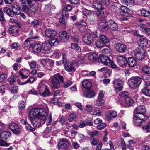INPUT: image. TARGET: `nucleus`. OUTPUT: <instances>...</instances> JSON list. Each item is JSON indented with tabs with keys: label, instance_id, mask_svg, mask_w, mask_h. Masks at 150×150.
<instances>
[{
	"label": "nucleus",
	"instance_id": "nucleus-30",
	"mask_svg": "<svg viewBox=\"0 0 150 150\" xmlns=\"http://www.w3.org/2000/svg\"><path fill=\"white\" fill-rule=\"evenodd\" d=\"M33 50L37 53H39L41 51V50L42 48V46L41 44L39 43L34 44V45L33 47Z\"/></svg>",
	"mask_w": 150,
	"mask_h": 150
},
{
	"label": "nucleus",
	"instance_id": "nucleus-26",
	"mask_svg": "<svg viewBox=\"0 0 150 150\" xmlns=\"http://www.w3.org/2000/svg\"><path fill=\"white\" fill-rule=\"evenodd\" d=\"M98 59V55L96 53L90 54L88 56V59L93 62H97Z\"/></svg>",
	"mask_w": 150,
	"mask_h": 150
},
{
	"label": "nucleus",
	"instance_id": "nucleus-50",
	"mask_svg": "<svg viewBox=\"0 0 150 150\" xmlns=\"http://www.w3.org/2000/svg\"><path fill=\"white\" fill-rule=\"evenodd\" d=\"M18 77L17 76H14L12 78H11L8 79V81L11 84H12L14 82L18 81Z\"/></svg>",
	"mask_w": 150,
	"mask_h": 150
},
{
	"label": "nucleus",
	"instance_id": "nucleus-64",
	"mask_svg": "<svg viewBox=\"0 0 150 150\" xmlns=\"http://www.w3.org/2000/svg\"><path fill=\"white\" fill-rule=\"evenodd\" d=\"M18 125L15 123H12L9 126V128L11 130L17 127Z\"/></svg>",
	"mask_w": 150,
	"mask_h": 150
},
{
	"label": "nucleus",
	"instance_id": "nucleus-46",
	"mask_svg": "<svg viewBox=\"0 0 150 150\" xmlns=\"http://www.w3.org/2000/svg\"><path fill=\"white\" fill-rule=\"evenodd\" d=\"M12 131L15 134L17 135H18L21 133V129L19 126H18L17 127L15 128Z\"/></svg>",
	"mask_w": 150,
	"mask_h": 150
},
{
	"label": "nucleus",
	"instance_id": "nucleus-9",
	"mask_svg": "<svg viewBox=\"0 0 150 150\" xmlns=\"http://www.w3.org/2000/svg\"><path fill=\"white\" fill-rule=\"evenodd\" d=\"M119 95L122 98H124L127 104L129 106L132 105L134 103L133 100L128 95V92L127 91L121 92Z\"/></svg>",
	"mask_w": 150,
	"mask_h": 150
},
{
	"label": "nucleus",
	"instance_id": "nucleus-3",
	"mask_svg": "<svg viewBox=\"0 0 150 150\" xmlns=\"http://www.w3.org/2000/svg\"><path fill=\"white\" fill-rule=\"evenodd\" d=\"M44 113H47L46 111L42 108H33L29 111V119L30 120H32L36 117H39Z\"/></svg>",
	"mask_w": 150,
	"mask_h": 150
},
{
	"label": "nucleus",
	"instance_id": "nucleus-36",
	"mask_svg": "<svg viewBox=\"0 0 150 150\" xmlns=\"http://www.w3.org/2000/svg\"><path fill=\"white\" fill-rule=\"evenodd\" d=\"M121 2L123 4L129 6H132L134 4V0H121Z\"/></svg>",
	"mask_w": 150,
	"mask_h": 150
},
{
	"label": "nucleus",
	"instance_id": "nucleus-48",
	"mask_svg": "<svg viewBox=\"0 0 150 150\" xmlns=\"http://www.w3.org/2000/svg\"><path fill=\"white\" fill-rule=\"evenodd\" d=\"M106 124L103 122H101L100 125L97 126V128L99 130H101L104 129L106 126Z\"/></svg>",
	"mask_w": 150,
	"mask_h": 150
},
{
	"label": "nucleus",
	"instance_id": "nucleus-31",
	"mask_svg": "<svg viewBox=\"0 0 150 150\" xmlns=\"http://www.w3.org/2000/svg\"><path fill=\"white\" fill-rule=\"evenodd\" d=\"M4 13L7 14L10 17H14V14L12 9L8 7H5L4 9Z\"/></svg>",
	"mask_w": 150,
	"mask_h": 150
},
{
	"label": "nucleus",
	"instance_id": "nucleus-60",
	"mask_svg": "<svg viewBox=\"0 0 150 150\" xmlns=\"http://www.w3.org/2000/svg\"><path fill=\"white\" fill-rule=\"evenodd\" d=\"M31 24L33 27H36L39 25V21L38 20H35L32 22Z\"/></svg>",
	"mask_w": 150,
	"mask_h": 150
},
{
	"label": "nucleus",
	"instance_id": "nucleus-59",
	"mask_svg": "<svg viewBox=\"0 0 150 150\" xmlns=\"http://www.w3.org/2000/svg\"><path fill=\"white\" fill-rule=\"evenodd\" d=\"M25 107V104L23 101H21L20 104L18 105V108L21 110H23Z\"/></svg>",
	"mask_w": 150,
	"mask_h": 150
},
{
	"label": "nucleus",
	"instance_id": "nucleus-23",
	"mask_svg": "<svg viewBox=\"0 0 150 150\" xmlns=\"http://www.w3.org/2000/svg\"><path fill=\"white\" fill-rule=\"evenodd\" d=\"M136 61L134 58L132 57L128 58L127 64L130 67H134L136 65Z\"/></svg>",
	"mask_w": 150,
	"mask_h": 150
},
{
	"label": "nucleus",
	"instance_id": "nucleus-47",
	"mask_svg": "<svg viewBox=\"0 0 150 150\" xmlns=\"http://www.w3.org/2000/svg\"><path fill=\"white\" fill-rule=\"evenodd\" d=\"M142 92L145 95L150 96V90L148 88H144L142 89Z\"/></svg>",
	"mask_w": 150,
	"mask_h": 150
},
{
	"label": "nucleus",
	"instance_id": "nucleus-18",
	"mask_svg": "<svg viewBox=\"0 0 150 150\" xmlns=\"http://www.w3.org/2000/svg\"><path fill=\"white\" fill-rule=\"evenodd\" d=\"M18 29L16 26H12L9 28V33L11 35L17 36L18 35Z\"/></svg>",
	"mask_w": 150,
	"mask_h": 150
},
{
	"label": "nucleus",
	"instance_id": "nucleus-43",
	"mask_svg": "<svg viewBox=\"0 0 150 150\" xmlns=\"http://www.w3.org/2000/svg\"><path fill=\"white\" fill-rule=\"evenodd\" d=\"M142 70V71L144 73L147 74L150 73V67L148 66L143 67Z\"/></svg>",
	"mask_w": 150,
	"mask_h": 150
},
{
	"label": "nucleus",
	"instance_id": "nucleus-45",
	"mask_svg": "<svg viewBox=\"0 0 150 150\" xmlns=\"http://www.w3.org/2000/svg\"><path fill=\"white\" fill-rule=\"evenodd\" d=\"M96 46L98 48H101L104 46V44L100 40H97L95 42Z\"/></svg>",
	"mask_w": 150,
	"mask_h": 150
},
{
	"label": "nucleus",
	"instance_id": "nucleus-63",
	"mask_svg": "<svg viewBox=\"0 0 150 150\" xmlns=\"http://www.w3.org/2000/svg\"><path fill=\"white\" fill-rule=\"evenodd\" d=\"M78 61L77 62V63L78 64L83 63L84 59L83 57L81 55H79L78 56Z\"/></svg>",
	"mask_w": 150,
	"mask_h": 150
},
{
	"label": "nucleus",
	"instance_id": "nucleus-11",
	"mask_svg": "<svg viewBox=\"0 0 150 150\" xmlns=\"http://www.w3.org/2000/svg\"><path fill=\"white\" fill-rule=\"evenodd\" d=\"M114 87L116 92H118L122 90L123 82L119 79H115L113 82Z\"/></svg>",
	"mask_w": 150,
	"mask_h": 150
},
{
	"label": "nucleus",
	"instance_id": "nucleus-35",
	"mask_svg": "<svg viewBox=\"0 0 150 150\" xmlns=\"http://www.w3.org/2000/svg\"><path fill=\"white\" fill-rule=\"evenodd\" d=\"M58 42V40L57 38L51 39L48 41L50 47H52L57 45Z\"/></svg>",
	"mask_w": 150,
	"mask_h": 150
},
{
	"label": "nucleus",
	"instance_id": "nucleus-28",
	"mask_svg": "<svg viewBox=\"0 0 150 150\" xmlns=\"http://www.w3.org/2000/svg\"><path fill=\"white\" fill-rule=\"evenodd\" d=\"M134 115L135 116V117H138L142 120L143 122H145L148 118L144 113L135 114Z\"/></svg>",
	"mask_w": 150,
	"mask_h": 150
},
{
	"label": "nucleus",
	"instance_id": "nucleus-40",
	"mask_svg": "<svg viewBox=\"0 0 150 150\" xmlns=\"http://www.w3.org/2000/svg\"><path fill=\"white\" fill-rule=\"evenodd\" d=\"M141 13L142 16L145 17H148L150 15V11L149 12L145 9H143Z\"/></svg>",
	"mask_w": 150,
	"mask_h": 150
},
{
	"label": "nucleus",
	"instance_id": "nucleus-16",
	"mask_svg": "<svg viewBox=\"0 0 150 150\" xmlns=\"http://www.w3.org/2000/svg\"><path fill=\"white\" fill-rule=\"evenodd\" d=\"M21 6L20 4L17 3H15L12 6V11L14 14V16L15 15H18L21 13Z\"/></svg>",
	"mask_w": 150,
	"mask_h": 150
},
{
	"label": "nucleus",
	"instance_id": "nucleus-4",
	"mask_svg": "<svg viewBox=\"0 0 150 150\" xmlns=\"http://www.w3.org/2000/svg\"><path fill=\"white\" fill-rule=\"evenodd\" d=\"M97 37L98 35L96 32L86 34L83 36V40L86 44L89 45L91 44Z\"/></svg>",
	"mask_w": 150,
	"mask_h": 150
},
{
	"label": "nucleus",
	"instance_id": "nucleus-15",
	"mask_svg": "<svg viewBox=\"0 0 150 150\" xmlns=\"http://www.w3.org/2000/svg\"><path fill=\"white\" fill-rule=\"evenodd\" d=\"M59 38L62 42H66L69 38V35L65 31H61L59 33Z\"/></svg>",
	"mask_w": 150,
	"mask_h": 150
},
{
	"label": "nucleus",
	"instance_id": "nucleus-39",
	"mask_svg": "<svg viewBox=\"0 0 150 150\" xmlns=\"http://www.w3.org/2000/svg\"><path fill=\"white\" fill-rule=\"evenodd\" d=\"M50 92L49 90L47 88H45L44 92L42 93L41 95L43 97L48 96L50 95Z\"/></svg>",
	"mask_w": 150,
	"mask_h": 150
},
{
	"label": "nucleus",
	"instance_id": "nucleus-55",
	"mask_svg": "<svg viewBox=\"0 0 150 150\" xmlns=\"http://www.w3.org/2000/svg\"><path fill=\"white\" fill-rule=\"evenodd\" d=\"M30 66L31 69L35 68L36 66V62L35 61H33L31 62H29Z\"/></svg>",
	"mask_w": 150,
	"mask_h": 150
},
{
	"label": "nucleus",
	"instance_id": "nucleus-10",
	"mask_svg": "<svg viewBox=\"0 0 150 150\" xmlns=\"http://www.w3.org/2000/svg\"><path fill=\"white\" fill-rule=\"evenodd\" d=\"M69 142L66 138L61 139L58 143V146L60 148L64 149V150H70L68 148Z\"/></svg>",
	"mask_w": 150,
	"mask_h": 150
},
{
	"label": "nucleus",
	"instance_id": "nucleus-49",
	"mask_svg": "<svg viewBox=\"0 0 150 150\" xmlns=\"http://www.w3.org/2000/svg\"><path fill=\"white\" fill-rule=\"evenodd\" d=\"M142 129L145 131L146 132H150V122L146 125L143 127Z\"/></svg>",
	"mask_w": 150,
	"mask_h": 150
},
{
	"label": "nucleus",
	"instance_id": "nucleus-8",
	"mask_svg": "<svg viewBox=\"0 0 150 150\" xmlns=\"http://www.w3.org/2000/svg\"><path fill=\"white\" fill-rule=\"evenodd\" d=\"M146 52L143 49H141L137 47L134 51L135 58L139 60H142L145 55Z\"/></svg>",
	"mask_w": 150,
	"mask_h": 150
},
{
	"label": "nucleus",
	"instance_id": "nucleus-7",
	"mask_svg": "<svg viewBox=\"0 0 150 150\" xmlns=\"http://www.w3.org/2000/svg\"><path fill=\"white\" fill-rule=\"evenodd\" d=\"M64 56V54H62L63 63L65 70L69 72L75 71L76 69L74 67V64L67 62V59L65 58Z\"/></svg>",
	"mask_w": 150,
	"mask_h": 150
},
{
	"label": "nucleus",
	"instance_id": "nucleus-20",
	"mask_svg": "<svg viewBox=\"0 0 150 150\" xmlns=\"http://www.w3.org/2000/svg\"><path fill=\"white\" fill-rule=\"evenodd\" d=\"M98 28L100 30L103 32H105L108 29V24L104 22H99L98 24Z\"/></svg>",
	"mask_w": 150,
	"mask_h": 150
},
{
	"label": "nucleus",
	"instance_id": "nucleus-51",
	"mask_svg": "<svg viewBox=\"0 0 150 150\" xmlns=\"http://www.w3.org/2000/svg\"><path fill=\"white\" fill-rule=\"evenodd\" d=\"M120 9L124 13H128L129 12V9L125 6H121Z\"/></svg>",
	"mask_w": 150,
	"mask_h": 150
},
{
	"label": "nucleus",
	"instance_id": "nucleus-21",
	"mask_svg": "<svg viewBox=\"0 0 150 150\" xmlns=\"http://www.w3.org/2000/svg\"><path fill=\"white\" fill-rule=\"evenodd\" d=\"M56 34V31L51 29H48L45 31V35L48 37H53L55 36Z\"/></svg>",
	"mask_w": 150,
	"mask_h": 150
},
{
	"label": "nucleus",
	"instance_id": "nucleus-42",
	"mask_svg": "<svg viewBox=\"0 0 150 150\" xmlns=\"http://www.w3.org/2000/svg\"><path fill=\"white\" fill-rule=\"evenodd\" d=\"M50 45L49 43L47 44L46 43H44L43 44L42 46L43 47V49L45 51V52L47 53L48 52H50V46H49Z\"/></svg>",
	"mask_w": 150,
	"mask_h": 150
},
{
	"label": "nucleus",
	"instance_id": "nucleus-22",
	"mask_svg": "<svg viewBox=\"0 0 150 150\" xmlns=\"http://www.w3.org/2000/svg\"><path fill=\"white\" fill-rule=\"evenodd\" d=\"M138 44L141 47H146L148 44V40L145 38H142L138 41Z\"/></svg>",
	"mask_w": 150,
	"mask_h": 150
},
{
	"label": "nucleus",
	"instance_id": "nucleus-41",
	"mask_svg": "<svg viewBox=\"0 0 150 150\" xmlns=\"http://www.w3.org/2000/svg\"><path fill=\"white\" fill-rule=\"evenodd\" d=\"M86 24L85 22H83V24H81V26H79L78 27V28L79 29V31L81 32H84L86 29V28L85 27Z\"/></svg>",
	"mask_w": 150,
	"mask_h": 150
},
{
	"label": "nucleus",
	"instance_id": "nucleus-29",
	"mask_svg": "<svg viewBox=\"0 0 150 150\" xmlns=\"http://www.w3.org/2000/svg\"><path fill=\"white\" fill-rule=\"evenodd\" d=\"M83 86L86 89H89L92 86L91 82L88 80H85L83 81L82 82Z\"/></svg>",
	"mask_w": 150,
	"mask_h": 150
},
{
	"label": "nucleus",
	"instance_id": "nucleus-17",
	"mask_svg": "<svg viewBox=\"0 0 150 150\" xmlns=\"http://www.w3.org/2000/svg\"><path fill=\"white\" fill-rule=\"evenodd\" d=\"M116 48L119 52L124 53L127 50V47L124 44L119 43L116 44Z\"/></svg>",
	"mask_w": 150,
	"mask_h": 150
},
{
	"label": "nucleus",
	"instance_id": "nucleus-32",
	"mask_svg": "<svg viewBox=\"0 0 150 150\" xmlns=\"http://www.w3.org/2000/svg\"><path fill=\"white\" fill-rule=\"evenodd\" d=\"M96 93L93 91L88 90L86 91L85 93V96L88 98H91L94 97Z\"/></svg>",
	"mask_w": 150,
	"mask_h": 150
},
{
	"label": "nucleus",
	"instance_id": "nucleus-58",
	"mask_svg": "<svg viewBox=\"0 0 150 150\" xmlns=\"http://www.w3.org/2000/svg\"><path fill=\"white\" fill-rule=\"evenodd\" d=\"M35 80V79L33 77H31L30 79H28L26 81L24 82L23 84H26L27 83H32Z\"/></svg>",
	"mask_w": 150,
	"mask_h": 150
},
{
	"label": "nucleus",
	"instance_id": "nucleus-27",
	"mask_svg": "<svg viewBox=\"0 0 150 150\" xmlns=\"http://www.w3.org/2000/svg\"><path fill=\"white\" fill-rule=\"evenodd\" d=\"M69 16V14L67 12L63 14L62 17L59 19V22L62 24L65 25L66 23V20L67 18Z\"/></svg>",
	"mask_w": 150,
	"mask_h": 150
},
{
	"label": "nucleus",
	"instance_id": "nucleus-61",
	"mask_svg": "<svg viewBox=\"0 0 150 150\" xmlns=\"http://www.w3.org/2000/svg\"><path fill=\"white\" fill-rule=\"evenodd\" d=\"M121 146L122 150H126V145L123 139H121Z\"/></svg>",
	"mask_w": 150,
	"mask_h": 150
},
{
	"label": "nucleus",
	"instance_id": "nucleus-34",
	"mask_svg": "<svg viewBox=\"0 0 150 150\" xmlns=\"http://www.w3.org/2000/svg\"><path fill=\"white\" fill-rule=\"evenodd\" d=\"M134 120L135 124L137 126H142L144 122H143L142 120H141L138 117H135V116L134 115Z\"/></svg>",
	"mask_w": 150,
	"mask_h": 150
},
{
	"label": "nucleus",
	"instance_id": "nucleus-52",
	"mask_svg": "<svg viewBox=\"0 0 150 150\" xmlns=\"http://www.w3.org/2000/svg\"><path fill=\"white\" fill-rule=\"evenodd\" d=\"M72 84V81L69 80H67L64 83L63 87L64 88H66L70 86Z\"/></svg>",
	"mask_w": 150,
	"mask_h": 150
},
{
	"label": "nucleus",
	"instance_id": "nucleus-44",
	"mask_svg": "<svg viewBox=\"0 0 150 150\" xmlns=\"http://www.w3.org/2000/svg\"><path fill=\"white\" fill-rule=\"evenodd\" d=\"M105 101L103 99L100 98H98V99L96 101V105L98 106H100L103 105Z\"/></svg>",
	"mask_w": 150,
	"mask_h": 150
},
{
	"label": "nucleus",
	"instance_id": "nucleus-24",
	"mask_svg": "<svg viewBox=\"0 0 150 150\" xmlns=\"http://www.w3.org/2000/svg\"><path fill=\"white\" fill-rule=\"evenodd\" d=\"M11 135V134L9 132L4 131L1 133L0 137L2 140H5L8 139Z\"/></svg>",
	"mask_w": 150,
	"mask_h": 150
},
{
	"label": "nucleus",
	"instance_id": "nucleus-6",
	"mask_svg": "<svg viewBox=\"0 0 150 150\" xmlns=\"http://www.w3.org/2000/svg\"><path fill=\"white\" fill-rule=\"evenodd\" d=\"M142 81V78L137 76L133 79H130L128 81L129 86L132 89H134L139 86Z\"/></svg>",
	"mask_w": 150,
	"mask_h": 150
},
{
	"label": "nucleus",
	"instance_id": "nucleus-2",
	"mask_svg": "<svg viewBox=\"0 0 150 150\" xmlns=\"http://www.w3.org/2000/svg\"><path fill=\"white\" fill-rule=\"evenodd\" d=\"M45 114H42L39 117H36L32 120H30L31 123L33 127H40L44 123L46 120L48 113H44Z\"/></svg>",
	"mask_w": 150,
	"mask_h": 150
},
{
	"label": "nucleus",
	"instance_id": "nucleus-53",
	"mask_svg": "<svg viewBox=\"0 0 150 150\" xmlns=\"http://www.w3.org/2000/svg\"><path fill=\"white\" fill-rule=\"evenodd\" d=\"M7 75L5 74H2L0 75V83H2L3 82H4L7 79Z\"/></svg>",
	"mask_w": 150,
	"mask_h": 150
},
{
	"label": "nucleus",
	"instance_id": "nucleus-19",
	"mask_svg": "<svg viewBox=\"0 0 150 150\" xmlns=\"http://www.w3.org/2000/svg\"><path fill=\"white\" fill-rule=\"evenodd\" d=\"M108 28H110L111 30L115 31L117 30L118 28L117 24L113 21L110 20L108 22Z\"/></svg>",
	"mask_w": 150,
	"mask_h": 150
},
{
	"label": "nucleus",
	"instance_id": "nucleus-5",
	"mask_svg": "<svg viewBox=\"0 0 150 150\" xmlns=\"http://www.w3.org/2000/svg\"><path fill=\"white\" fill-rule=\"evenodd\" d=\"M93 7L98 10L96 13L98 17L99 18L104 17V12L102 11L104 8L103 7L101 3L99 1L97 0L93 1Z\"/></svg>",
	"mask_w": 150,
	"mask_h": 150
},
{
	"label": "nucleus",
	"instance_id": "nucleus-37",
	"mask_svg": "<svg viewBox=\"0 0 150 150\" xmlns=\"http://www.w3.org/2000/svg\"><path fill=\"white\" fill-rule=\"evenodd\" d=\"M71 48L79 52L81 51V48L80 46L76 43H71Z\"/></svg>",
	"mask_w": 150,
	"mask_h": 150
},
{
	"label": "nucleus",
	"instance_id": "nucleus-14",
	"mask_svg": "<svg viewBox=\"0 0 150 150\" xmlns=\"http://www.w3.org/2000/svg\"><path fill=\"white\" fill-rule=\"evenodd\" d=\"M127 58L124 55H118L117 57V60L119 65L121 67L125 65L127 62Z\"/></svg>",
	"mask_w": 150,
	"mask_h": 150
},
{
	"label": "nucleus",
	"instance_id": "nucleus-33",
	"mask_svg": "<svg viewBox=\"0 0 150 150\" xmlns=\"http://www.w3.org/2000/svg\"><path fill=\"white\" fill-rule=\"evenodd\" d=\"M100 40L104 44H107L109 42V39L105 35H100L99 36Z\"/></svg>",
	"mask_w": 150,
	"mask_h": 150
},
{
	"label": "nucleus",
	"instance_id": "nucleus-57",
	"mask_svg": "<svg viewBox=\"0 0 150 150\" xmlns=\"http://www.w3.org/2000/svg\"><path fill=\"white\" fill-rule=\"evenodd\" d=\"M98 134V131L94 130L90 133V135L91 137L92 138H94Z\"/></svg>",
	"mask_w": 150,
	"mask_h": 150
},
{
	"label": "nucleus",
	"instance_id": "nucleus-12",
	"mask_svg": "<svg viewBox=\"0 0 150 150\" xmlns=\"http://www.w3.org/2000/svg\"><path fill=\"white\" fill-rule=\"evenodd\" d=\"M39 38V36L32 37L28 38L25 41L24 44L25 46L27 47H32L35 44L34 42L32 39H37Z\"/></svg>",
	"mask_w": 150,
	"mask_h": 150
},
{
	"label": "nucleus",
	"instance_id": "nucleus-54",
	"mask_svg": "<svg viewBox=\"0 0 150 150\" xmlns=\"http://www.w3.org/2000/svg\"><path fill=\"white\" fill-rule=\"evenodd\" d=\"M22 4H25L27 3L29 5H30L32 2L33 0H20ZM35 1H38L40 0H34Z\"/></svg>",
	"mask_w": 150,
	"mask_h": 150
},
{
	"label": "nucleus",
	"instance_id": "nucleus-62",
	"mask_svg": "<svg viewBox=\"0 0 150 150\" xmlns=\"http://www.w3.org/2000/svg\"><path fill=\"white\" fill-rule=\"evenodd\" d=\"M76 116L75 114L72 113L69 116L68 120L69 121L71 122L76 118Z\"/></svg>",
	"mask_w": 150,
	"mask_h": 150
},
{
	"label": "nucleus",
	"instance_id": "nucleus-56",
	"mask_svg": "<svg viewBox=\"0 0 150 150\" xmlns=\"http://www.w3.org/2000/svg\"><path fill=\"white\" fill-rule=\"evenodd\" d=\"M73 41L75 42H78L80 40V37L78 34L75 35L72 37Z\"/></svg>",
	"mask_w": 150,
	"mask_h": 150
},
{
	"label": "nucleus",
	"instance_id": "nucleus-13",
	"mask_svg": "<svg viewBox=\"0 0 150 150\" xmlns=\"http://www.w3.org/2000/svg\"><path fill=\"white\" fill-rule=\"evenodd\" d=\"M99 58L101 62L104 65H108L111 62L110 58L104 54H100Z\"/></svg>",
	"mask_w": 150,
	"mask_h": 150
},
{
	"label": "nucleus",
	"instance_id": "nucleus-1",
	"mask_svg": "<svg viewBox=\"0 0 150 150\" xmlns=\"http://www.w3.org/2000/svg\"><path fill=\"white\" fill-rule=\"evenodd\" d=\"M52 86L54 88H59L61 86V83L64 82V78L59 73L55 74L50 78Z\"/></svg>",
	"mask_w": 150,
	"mask_h": 150
},
{
	"label": "nucleus",
	"instance_id": "nucleus-25",
	"mask_svg": "<svg viewBox=\"0 0 150 150\" xmlns=\"http://www.w3.org/2000/svg\"><path fill=\"white\" fill-rule=\"evenodd\" d=\"M135 112V114L144 113L146 112V110L144 106H140L136 108Z\"/></svg>",
	"mask_w": 150,
	"mask_h": 150
},
{
	"label": "nucleus",
	"instance_id": "nucleus-38",
	"mask_svg": "<svg viewBox=\"0 0 150 150\" xmlns=\"http://www.w3.org/2000/svg\"><path fill=\"white\" fill-rule=\"evenodd\" d=\"M35 8V7H33L31 8L30 9L26 5H24L23 6V10L25 12H28L29 13L30 12V11H32V12H30L31 13H34L35 12L33 10V9Z\"/></svg>",
	"mask_w": 150,
	"mask_h": 150
}]
</instances>
